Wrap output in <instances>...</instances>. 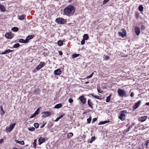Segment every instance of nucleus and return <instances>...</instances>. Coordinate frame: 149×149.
<instances>
[{
	"mask_svg": "<svg viewBox=\"0 0 149 149\" xmlns=\"http://www.w3.org/2000/svg\"><path fill=\"white\" fill-rule=\"evenodd\" d=\"M36 116V114L35 113H34L30 117V118H34V117H35Z\"/></svg>",
	"mask_w": 149,
	"mask_h": 149,
	"instance_id": "obj_43",
	"label": "nucleus"
},
{
	"mask_svg": "<svg viewBox=\"0 0 149 149\" xmlns=\"http://www.w3.org/2000/svg\"><path fill=\"white\" fill-rule=\"evenodd\" d=\"M6 8L0 4V10L1 12H4L6 11Z\"/></svg>",
	"mask_w": 149,
	"mask_h": 149,
	"instance_id": "obj_15",
	"label": "nucleus"
},
{
	"mask_svg": "<svg viewBox=\"0 0 149 149\" xmlns=\"http://www.w3.org/2000/svg\"><path fill=\"white\" fill-rule=\"evenodd\" d=\"M68 102L70 103H72L73 102V100L72 99L70 98L69 99Z\"/></svg>",
	"mask_w": 149,
	"mask_h": 149,
	"instance_id": "obj_47",
	"label": "nucleus"
},
{
	"mask_svg": "<svg viewBox=\"0 0 149 149\" xmlns=\"http://www.w3.org/2000/svg\"><path fill=\"white\" fill-rule=\"evenodd\" d=\"M94 97L98 99H100V97L98 96L95 95Z\"/></svg>",
	"mask_w": 149,
	"mask_h": 149,
	"instance_id": "obj_50",
	"label": "nucleus"
},
{
	"mask_svg": "<svg viewBox=\"0 0 149 149\" xmlns=\"http://www.w3.org/2000/svg\"><path fill=\"white\" fill-rule=\"evenodd\" d=\"M95 136H93L92 137L91 140L90 141V143H92L93 141L95 140Z\"/></svg>",
	"mask_w": 149,
	"mask_h": 149,
	"instance_id": "obj_38",
	"label": "nucleus"
},
{
	"mask_svg": "<svg viewBox=\"0 0 149 149\" xmlns=\"http://www.w3.org/2000/svg\"><path fill=\"white\" fill-rule=\"evenodd\" d=\"M127 113V112L126 110L121 111L119 113L118 118L122 121L124 120H125Z\"/></svg>",
	"mask_w": 149,
	"mask_h": 149,
	"instance_id": "obj_2",
	"label": "nucleus"
},
{
	"mask_svg": "<svg viewBox=\"0 0 149 149\" xmlns=\"http://www.w3.org/2000/svg\"><path fill=\"white\" fill-rule=\"evenodd\" d=\"M73 135V134L72 132H70L68 133L67 135V138H71Z\"/></svg>",
	"mask_w": 149,
	"mask_h": 149,
	"instance_id": "obj_24",
	"label": "nucleus"
},
{
	"mask_svg": "<svg viewBox=\"0 0 149 149\" xmlns=\"http://www.w3.org/2000/svg\"><path fill=\"white\" fill-rule=\"evenodd\" d=\"M139 14L138 12L135 13V16L136 18L138 19L139 17Z\"/></svg>",
	"mask_w": 149,
	"mask_h": 149,
	"instance_id": "obj_40",
	"label": "nucleus"
},
{
	"mask_svg": "<svg viewBox=\"0 0 149 149\" xmlns=\"http://www.w3.org/2000/svg\"><path fill=\"white\" fill-rule=\"evenodd\" d=\"M41 113L42 115V117L43 118L49 116L51 115V113L49 111H44L42 112Z\"/></svg>",
	"mask_w": 149,
	"mask_h": 149,
	"instance_id": "obj_5",
	"label": "nucleus"
},
{
	"mask_svg": "<svg viewBox=\"0 0 149 149\" xmlns=\"http://www.w3.org/2000/svg\"><path fill=\"white\" fill-rule=\"evenodd\" d=\"M36 139H34L33 141V147L35 149L36 148Z\"/></svg>",
	"mask_w": 149,
	"mask_h": 149,
	"instance_id": "obj_28",
	"label": "nucleus"
},
{
	"mask_svg": "<svg viewBox=\"0 0 149 149\" xmlns=\"http://www.w3.org/2000/svg\"><path fill=\"white\" fill-rule=\"evenodd\" d=\"M145 105L148 106H149V102H147L146 104Z\"/></svg>",
	"mask_w": 149,
	"mask_h": 149,
	"instance_id": "obj_60",
	"label": "nucleus"
},
{
	"mask_svg": "<svg viewBox=\"0 0 149 149\" xmlns=\"http://www.w3.org/2000/svg\"><path fill=\"white\" fill-rule=\"evenodd\" d=\"M59 53L60 55H62L63 54V53L62 51H59Z\"/></svg>",
	"mask_w": 149,
	"mask_h": 149,
	"instance_id": "obj_58",
	"label": "nucleus"
},
{
	"mask_svg": "<svg viewBox=\"0 0 149 149\" xmlns=\"http://www.w3.org/2000/svg\"><path fill=\"white\" fill-rule=\"evenodd\" d=\"M122 33H125V36L126 35V31L124 29H122Z\"/></svg>",
	"mask_w": 149,
	"mask_h": 149,
	"instance_id": "obj_42",
	"label": "nucleus"
},
{
	"mask_svg": "<svg viewBox=\"0 0 149 149\" xmlns=\"http://www.w3.org/2000/svg\"><path fill=\"white\" fill-rule=\"evenodd\" d=\"M56 21L59 24H63L65 22L66 20L62 18H58L56 19Z\"/></svg>",
	"mask_w": 149,
	"mask_h": 149,
	"instance_id": "obj_4",
	"label": "nucleus"
},
{
	"mask_svg": "<svg viewBox=\"0 0 149 149\" xmlns=\"http://www.w3.org/2000/svg\"><path fill=\"white\" fill-rule=\"evenodd\" d=\"M33 37H34V36L32 35H30L28 36L26 39V40L27 41V42L30 39L32 38Z\"/></svg>",
	"mask_w": 149,
	"mask_h": 149,
	"instance_id": "obj_19",
	"label": "nucleus"
},
{
	"mask_svg": "<svg viewBox=\"0 0 149 149\" xmlns=\"http://www.w3.org/2000/svg\"><path fill=\"white\" fill-rule=\"evenodd\" d=\"M39 91L40 89H36L35 90L33 93L35 95H37L39 93Z\"/></svg>",
	"mask_w": 149,
	"mask_h": 149,
	"instance_id": "obj_22",
	"label": "nucleus"
},
{
	"mask_svg": "<svg viewBox=\"0 0 149 149\" xmlns=\"http://www.w3.org/2000/svg\"><path fill=\"white\" fill-rule=\"evenodd\" d=\"M35 130V128L34 127H30L28 128V130L31 131H33Z\"/></svg>",
	"mask_w": 149,
	"mask_h": 149,
	"instance_id": "obj_34",
	"label": "nucleus"
},
{
	"mask_svg": "<svg viewBox=\"0 0 149 149\" xmlns=\"http://www.w3.org/2000/svg\"><path fill=\"white\" fill-rule=\"evenodd\" d=\"M79 55V54H73L72 57L73 58H75Z\"/></svg>",
	"mask_w": 149,
	"mask_h": 149,
	"instance_id": "obj_35",
	"label": "nucleus"
},
{
	"mask_svg": "<svg viewBox=\"0 0 149 149\" xmlns=\"http://www.w3.org/2000/svg\"><path fill=\"white\" fill-rule=\"evenodd\" d=\"M109 122V121H104L98 123L99 125H101L107 123Z\"/></svg>",
	"mask_w": 149,
	"mask_h": 149,
	"instance_id": "obj_26",
	"label": "nucleus"
},
{
	"mask_svg": "<svg viewBox=\"0 0 149 149\" xmlns=\"http://www.w3.org/2000/svg\"><path fill=\"white\" fill-rule=\"evenodd\" d=\"M61 71L60 69H58L54 71V74H61Z\"/></svg>",
	"mask_w": 149,
	"mask_h": 149,
	"instance_id": "obj_13",
	"label": "nucleus"
},
{
	"mask_svg": "<svg viewBox=\"0 0 149 149\" xmlns=\"http://www.w3.org/2000/svg\"><path fill=\"white\" fill-rule=\"evenodd\" d=\"M60 119L58 117L57 118L56 120H55V122H57Z\"/></svg>",
	"mask_w": 149,
	"mask_h": 149,
	"instance_id": "obj_56",
	"label": "nucleus"
},
{
	"mask_svg": "<svg viewBox=\"0 0 149 149\" xmlns=\"http://www.w3.org/2000/svg\"><path fill=\"white\" fill-rule=\"evenodd\" d=\"M93 75H89V76H88L86 77V78L88 79L91 78Z\"/></svg>",
	"mask_w": 149,
	"mask_h": 149,
	"instance_id": "obj_51",
	"label": "nucleus"
},
{
	"mask_svg": "<svg viewBox=\"0 0 149 149\" xmlns=\"http://www.w3.org/2000/svg\"><path fill=\"white\" fill-rule=\"evenodd\" d=\"M138 9L140 11H142L143 9V7L142 5H140L139 6Z\"/></svg>",
	"mask_w": 149,
	"mask_h": 149,
	"instance_id": "obj_25",
	"label": "nucleus"
},
{
	"mask_svg": "<svg viewBox=\"0 0 149 149\" xmlns=\"http://www.w3.org/2000/svg\"><path fill=\"white\" fill-rule=\"evenodd\" d=\"M45 124H43L41 126V128H42L43 127H44V126H45Z\"/></svg>",
	"mask_w": 149,
	"mask_h": 149,
	"instance_id": "obj_62",
	"label": "nucleus"
},
{
	"mask_svg": "<svg viewBox=\"0 0 149 149\" xmlns=\"http://www.w3.org/2000/svg\"><path fill=\"white\" fill-rule=\"evenodd\" d=\"M147 117H148L147 116H143L139 118L138 119V120L139 121L141 122H143L146 120L147 118Z\"/></svg>",
	"mask_w": 149,
	"mask_h": 149,
	"instance_id": "obj_8",
	"label": "nucleus"
},
{
	"mask_svg": "<svg viewBox=\"0 0 149 149\" xmlns=\"http://www.w3.org/2000/svg\"><path fill=\"white\" fill-rule=\"evenodd\" d=\"M24 17V15H18L17 16L18 18L21 20H23Z\"/></svg>",
	"mask_w": 149,
	"mask_h": 149,
	"instance_id": "obj_18",
	"label": "nucleus"
},
{
	"mask_svg": "<svg viewBox=\"0 0 149 149\" xmlns=\"http://www.w3.org/2000/svg\"><path fill=\"white\" fill-rule=\"evenodd\" d=\"M3 139H0V144H1L3 141Z\"/></svg>",
	"mask_w": 149,
	"mask_h": 149,
	"instance_id": "obj_57",
	"label": "nucleus"
},
{
	"mask_svg": "<svg viewBox=\"0 0 149 149\" xmlns=\"http://www.w3.org/2000/svg\"><path fill=\"white\" fill-rule=\"evenodd\" d=\"M5 37L8 39H11L13 37V36L11 33H8L6 34Z\"/></svg>",
	"mask_w": 149,
	"mask_h": 149,
	"instance_id": "obj_10",
	"label": "nucleus"
},
{
	"mask_svg": "<svg viewBox=\"0 0 149 149\" xmlns=\"http://www.w3.org/2000/svg\"><path fill=\"white\" fill-rule=\"evenodd\" d=\"M45 140V138H43L42 137H40L38 140L39 142V144L41 145L42 143L44 142Z\"/></svg>",
	"mask_w": 149,
	"mask_h": 149,
	"instance_id": "obj_14",
	"label": "nucleus"
},
{
	"mask_svg": "<svg viewBox=\"0 0 149 149\" xmlns=\"http://www.w3.org/2000/svg\"><path fill=\"white\" fill-rule=\"evenodd\" d=\"M109 0H104L103 1V4H106L107 2H108Z\"/></svg>",
	"mask_w": 149,
	"mask_h": 149,
	"instance_id": "obj_46",
	"label": "nucleus"
},
{
	"mask_svg": "<svg viewBox=\"0 0 149 149\" xmlns=\"http://www.w3.org/2000/svg\"><path fill=\"white\" fill-rule=\"evenodd\" d=\"M132 125H131L130 126V127H129V128H130V129H131V128L132 127Z\"/></svg>",
	"mask_w": 149,
	"mask_h": 149,
	"instance_id": "obj_61",
	"label": "nucleus"
},
{
	"mask_svg": "<svg viewBox=\"0 0 149 149\" xmlns=\"http://www.w3.org/2000/svg\"><path fill=\"white\" fill-rule=\"evenodd\" d=\"M34 126L36 128H37L39 127V124L38 123H36L34 124Z\"/></svg>",
	"mask_w": 149,
	"mask_h": 149,
	"instance_id": "obj_37",
	"label": "nucleus"
},
{
	"mask_svg": "<svg viewBox=\"0 0 149 149\" xmlns=\"http://www.w3.org/2000/svg\"><path fill=\"white\" fill-rule=\"evenodd\" d=\"M12 30L13 31L16 32L18 31V29L17 27H15L12 29Z\"/></svg>",
	"mask_w": 149,
	"mask_h": 149,
	"instance_id": "obj_29",
	"label": "nucleus"
},
{
	"mask_svg": "<svg viewBox=\"0 0 149 149\" xmlns=\"http://www.w3.org/2000/svg\"><path fill=\"white\" fill-rule=\"evenodd\" d=\"M83 39H84L87 40L88 39V36L87 34H85L83 36Z\"/></svg>",
	"mask_w": 149,
	"mask_h": 149,
	"instance_id": "obj_21",
	"label": "nucleus"
},
{
	"mask_svg": "<svg viewBox=\"0 0 149 149\" xmlns=\"http://www.w3.org/2000/svg\"><path fill=\"white\" fill-rule=\"evenodd\" d=\"M75 11L74 7L72 5H69L64 8L63 14L64 15L70 16L74 14Z\"/></svg>",
	"mask_w": 149,
	"mask_h": 149,
	"instance_id": "obj_1",
	"label": "nucleus"
},
{
	"mask_svg": "<svg viewBox=\"0 0 149 149\" xmlns=\"http://www.w3.org/2000/svg\"><path fill=\"white\" fill-rule=\"evenodd\" d=\"M20 46V45L19 43H16L15 44L13 47L15 48H17L19 47Z\"/></svg>",
	"mask_w": 149,
	"mask_h": 149,
	"instance_id": "obj_32",
	"label": "nucleus"
},
{
	"mask_svg": "<svg viewBox=\"0 0 149 149\" xmlns=\"http://www.w3.org/2000/svg\"><path fill=\"white\" fill-rule=\"evenodd\" d=\"M15 125V123L12 124L9 127L6 129V130L9 132H10L13 129Z\"/></svg>",
	"mask_w": 149,
	"mask_h": 149,
	"instance_id": "obj_11",
	"label": "nucleus"
},
{
	"mask_svg": "<svg viewBox=\"0 0 149 149\" xmlns=\"http://www.w3.org/2000/svg\"><path fill=\"white\" fill-rule=\"evenodd\" d=\"M79 99L81 101V103L83 104H85L86 103V99L84 98L83 96H81L79 97Z\"/></svg>",
	"mask_w": 149,
	"mask_h": 149,
	"instance_id": "obj_9",
	"label": "nucleus"
},
{
	"mask_svg": "<svg viewBox=\"0 0 149 149\" xmlns=\"http://www.w3.org/2000/svg\"><path fill=\"white\" fill-rule=\"evenodd\" d=\"M87 103L89 106L91 108H92L93 107V104L92 103L91 101L90 100H88Z\"/></svg>",
	"mask_w": 149,
	"mask_h": 149,
	"instance_id": "obj_16",
	"label": "nucleus"
},
{
	"mask_svg": "<svg viewBox=\"0 0 149 149\" xmlns=\"http://www.w3.org/2000/svg\"><path fill=\"white\" fill-rule=\"evenodd\" d=\"M135 31L136 34L137 35H139L140 33V28L137 26H136L135 28Z\"/></svg>",
	"mask_w": 149,
	"mask_h": 149,
	"instance_id": "obj_12",
	"label": "nucleus"
},
{
	"mask_svg": "<svg viewBox=\"0 0 149 149\" xmlns=\"http://www.w3.org/2000/svg\"><path fill=\"white\" fill-rule=\"evenodd\" d=\"M141 28L142 29H145V26L144 25H142Z\"/></svg>",
	"mask_w": 149,
	"mask_h": 149,
	"instance_id": "obj_55",
	"label": "nucleus"
},
{
	"mask_svg": "<svg viewBox=\"0 0 149 149\" xmlns=\"http://www.w3.org/2000/svg\"><path fill=\"white\" fill-rule=\"evenodd\" d=\"M118 33L119 36H121L122 37H124L125 36V33H123L122 32H118Z\"/></svg>",
	"mask_w": 149,
	"mask_h": 149,
	"instance_id": "obj_27",
	"label": "nucleus"
},
{
	"mask_svg": "<svg viewBox=\"0 0 149 149\" xmlns=\"http://www.w3.org/2000/svg\"><path fill=\"white\" fill-rule=\"evenodd\" d=\"M100 88V86L97 87V91L99 93H102V91L100 90H99Z\"/></svg>",
	"mask_w": 149,
	"mask_h": 149,
	"instance_id": "obj_41",
	"label": "nucleus"
},
{
	"mask_svg": "<svg viewBox=\"0 0 149 149\" xmlns=\"http://www.w3.org/2000/svg\"><path fill=\"white\" fill-rule=\"evenodd\" d=\"M65 115V114H62L59 115V118L60 119H61L62 118L64 115Z\"/></svg>",
	"mask_w": 149,
	"mask_h": 149,
	"instance_id": "obj_45",
	"label": "nucleus"
},
{
	"mask_svg": "<svg viewBox=\"0 0 149 149\" xmlns=\"http://www.w3.org/2000/svg\"><path fill=\"white\" fill-rule=\"evenodd\" d=\"M0 108H1V110L2 112V113H1V114L2 115H3L4 114L5 112L3 111V107L2 106H1Z\"/></svg>",
	"mask_w": 149,
	"mask_h": 149,
	"instance_id": "obj_33",
	"label": "nucleus"
},
{
	"mask_svg": "<svg viewBox=\"0 0 149 149\" xmlns=\"http://www.w3.org/2000/svg\"><path fill=\"white\" fill-rule=\"evenodd\" d=\"M63 42L62 41L60 40L58 42V45L59 46H61L63 45Z\"/></svg>",
	"mask_w": 149,
	"mask_h": 149,
	"instance_id": "obj_30",
	"label": "nucleus"
},
{
	"mask_svg": "<svg viewBox=\"0 0 149 149\" xmlns=\"http://www.w3.org/2000/svg\"><path fill=\"white\" fill-rule=\"evenodd\" d=\"M62 106V105L61 104H59L55 105L54 108L56 109H58L61 108Z\"/></svg>",
	"mask_w": 149,
	"mask_h": 149,
	"instance_id": "obj_20",
	"label": "nucleus"
},
{
	"mask_svg": "<svg viewBox=\"0 0 149 149\" xmlns=\"http://www.w3.org/2000/svg\"><path fill=\"white\" fill-rule=\"evenodd\" d=\"M45 65V62H40L39 64L36 67V69L38 70H39Z\"/></svg>",
	"mask_w": 149,
	"mask_h": 149,
	"instance_id": "obj_7",
	"label": "nucleus"
},
{
	"mask_svg": "<svg viewBox=\"0 0 149 149\" xmlns=\"http://www.w3.org/2000/svg\"><path fill=\"white\" fill-rule=\"evenodd\" d=\"M19 42L21 43H27V41L25 40H24L23 39H21L19 40Z\"/></svg>",
	"mask_w": 149,
	"mask_h": 149,
	"instance_id": "obj_23",
	"label": "nucleus"
},
{
	"mask_svg": "<svg viewBox=\"0 0 149 149\" xmlns=\"http://www.w3.org/2000/svg\"><path fill=\"white\" fill-rule=\"evenodd\" d=\"M85 40L83 39L81 40V45H83L84 44L85 42Z\"/></svg>",
	"mask_w": 149,
	"mask_h": 149,
	"instance_id": "obj_44",
	"label": "nucleus"
},
{
	"mask_svg": "<svg viewBox=\"0 0 149 149\" xmlns=\"http://www.w3.org/2000/svg\"><path fill=\"white\" fill-rule=\"evenodd\" d=\"M13 51V50H11L9 49H8L7 50H6L4 52H3L2 53V54H6L7 53H9Z\"/></svg>",
	"mask_w": 149,
	"mask_h": 149,
	"instance_id": "obj_17",
	"label": "nucleus"
},
{
	"mask_svg": "<svg viewBox=\"0 0 149 149\" xmlns=\"http://www.w3.org/2000/svg\"><path fill=\"white\" fill-rule=\"evenodd\" d=\"M15 142L16 143H19V144H20V141H18L16 139H15Z\"/></svg>",
	"mask_w": 149,
	"mask_h": 149,
	"instance_id": "obj_49",
	"label": "nucleus"
},
{
	"mask_svg": "<svg viewBox=\"0 0 149 149\" xmlns=\"http://www.w3.org/2000/svg\"><path fill=\"white\" fill-rule=\"evenodd\" d=\"M134 93H133L132 92L130 94V96L131 97H133L134 96Z\"/></svg>",
	"mask_w": 149,
	"mask_h": 149,
	"instance_id": "obj_53",
	"label": "nucleus"
},
{
	"mask_svg": "<svg viewBox=\"0 0 149 149\" xmlns=\"http://www.w3.org/2000/svg\"><path fill=\"white\" fill-rule=\"evenodd\" d=\"M24 142L23 141H20V144H21L22 145H23L24 144Z\"/></svg>",
	"mask_w": 149,
	"mask_h": 149,
	"instance_id": "obj_54",
	"label": "nucleus"
},
{
	"mask_svg": "<svg viewBox=\"0 0 149 149\" xmlns=\"http://www.w3.org/2000/svg\"><path fill=\"white\" fill-rule=\"evenodd\" d=\"M40 108H38L34 113L36 114V115L39 113Z\"/></svg>",
	"mask_w": 149,
	"mask_h": 149,
	"instance_id": "obj_31",
	"label": "nucleus"
},
{
	"mask_svg": "<svg viewBox=\"0 0 149 149\" xmlns=\"http://www.w3.org/2000/svg\"><path fill=\"white\" fill-rule=\"evenodd\" d=\"M91 117H89V118L87 119V122L88 123H91Z\"/></svg>",
	"mask_w": 149,
	"mask_h": 149,
	"instance_id": "obj_39",
	"label": "nucleus"
},
{
	"mask_svg": "<svg viewBox=\"0 0 149 149\" xmlns=\"http://www.w3.org/2000/svg\"><path fill=\"white\" fill-rule=\"evenodd\" d=\"M97 120V118H93L92 120V123L94 122L95 121Z\"/></svg>",
	"mask_w": 149,
	"mask_h": 149,
	"instance_id": "obj_48",
	"label": "nucleus"
},
{
	"mask_svg": "<svg viewBox=\"0 0 149 149\" xmlns=\"http://www.w3.org/2000/svg\"><path fill=\"white\" fill-rule=\"evenodd\" d=\"M90 95H91L92 96L94 97V96L95 95L93 94H90Z\"/></svg>",
	"mask_w": 149,
	"mask_h": 149,
	"instance_id": "obj_63",
	"label": "nucleus"
},
{
	"mask_svg": "<svg viewBox=\"0 0 149 149\" xmlns=\"http://www.w3.org/2000/svg\"><path fill=\"white\" fill-rule=\"evenodd\" d=\"M109 58V56H107L105 57V60H108Z\"/></svg>",
	"mask_w": 149,
	"mask_h": 149,
	"instance_id": "obj_52",
	"label": "nucleus"
},
{
	"mask_svg": "<svg viewBox=\"0 0 149 149\" xmlns=\"http://www.w3.org/2000/svg\"><path fill=\"white\" fill-rule=\"evenodd\" d=\"M117 92L118 95L121 97H126L127 96L126 94L124 91L120 89L118 90Z\"/></svg>",
	"mask_w": 149,
	"mask_h": 149,
	"instance_id": "obj_3",
	"label": "nucleus"
},
{
	"mask_svg": "<svg viewBox=\"0 0 149 149\" xmlns=\"http://www.w3.org/2000/svg\"><path fill=\"white\" fill-rule=\"evenodd\" d=\"M88 83H89V81H87V82H85V84H87Z\"/></svg>",
	"mask_w": 149,
	"mask_h": 149,
	"instance_id": "obj_64",
	"label": "nucleus"
},
{
	"mask_svg": "<svg viewBox=\"0 0 149 149\" xmlns=\"http://www.w3.org/2000/svg\"><path fill=\"white\" fill-rule=\"evenodd\" d=\"M110 97L111 96L109 95L107 97V99H106V102H108L110 101Z\"/></svg>",
	"mask_w": 149,
	"mask_h": 149,
	"instance_id": "obj_36",
	"label": "nucleus"
},
{
	"mask_svg": "<svg viewBox=\"0 0 149 149\" xmlns=\"http://www.w3.org/2000/svg\"><path fill=\"white\" fill-rule=\"evenodd\" d=\"M141 103V101L140 100L139 101L136 103L132 107L133 110H134L140 106Z\"/></svg>",
	"mask_w": 149,
	"mask_h": 149,
	"instance_id": "obj_6",
	"label": "nucleus"
},
{
	"mask_svg": "<svg viewBox=\"0 0 149 149\" xmlns=\"http://www.w3.org/2000/svg\"><path fill=\"white\" fill-rule=\"evenodd\" d=\"M130 129H131L130 128H129L128 127L127 129L126 130V132H128L129 131V130H130Z\"/></svg>",
	"mask_w": 149,
	"mask_h": 149,
	"instance_id": "obj_59",
	"label": "nucleus"
}]
</instances>
